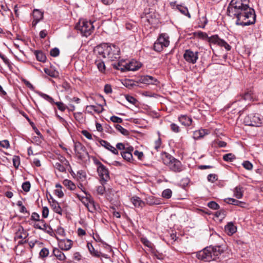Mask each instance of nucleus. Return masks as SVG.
<instances>
[{"instance_id": "nucleus-1", "label": "nucleus", "mask_w": 263, "mask_h": 263, "mask_svg": "<svg viewBox=\"0 0 263 263\" xmlns=\"http://www.w3.org/2000/svg\"><path fill=\"white\" fill-rule=\"evenodd\" d=\"M249 0H232L227 8L228 14L236 18L235 24L246 26L255 24V10L249 5Z\"/></svg>"}, {"instance_id": "nucleus-2", "label": "nucleus", "mask_w": 263, "mask_h": 263, "mask_svg": "<svg viewBox=\"0 0 263 263\" xmlns=\"http://www.w3.org/2000/svg\"><path fill=\"white\" fill-rule=\"evenodd\" d=\"M223 252V250L220 246H210L197 252L196 257L204 261H210L218 258Z\"/></svg>"}, {"instance_id": "nucleus-3", "label": "nucleus", "mask_w": 263, "mask_h": 263, "mask_svg": "<svg viewBox=\"0 0 263 263\" xmlns=\"http://www.w3.org/2000/svg\"><path fill=\"white\" fill-rule=\"evenodd\" d=\"M164 155L163 163L169 167L171 171L175 173H179L183 170V165L179 160L167 153H164Z\"/></svg>"}, {"instance_id": "nucleus-4", "label": "nucleus", "mask_w": 263, "mask_h": 263, "mask_svg": "<svg viewBox=\"0 0 263 263\" xmlns=\"http://www.w3.org/2000/svg\"><path fill=\"white\" fill-rule=\"evenodd\" d=\"M170 45L169 36L166 33L160 34L154 44V50L157 52H161L164 47Z\"/></svg>"}, {"instance_id": "nucleus-5", "label": "nucleus", "mask_w": 263, "mask_h": 263, "mask_svg": "<svg viewBox=\"0 0 263 263\" xmlns=\"http://www.w3.org/2000/svg\"><path fill=\"white\" fill-rule=\"evenodd\" d=\"M105 52L107 58L110 61H115L120 58V48L115 45L106 43Z\"/></svg>"}, {"instance_id": "nucleus-6", "label": "nucleus", "mask_w": 263, "mask_h": 263, "mask_svg": "<svg viewBox=\"0 0 263 263\" xmlns=\"http://www.w3.org/2000/svg\"><path fill=\"white\" fill-rule=\"evenodd\" d=\"M262 120L259 115L250 114L245 118L243 123L248 126H259L262 124Z\"/></svg>"}, {"instance_id": "nucleus-7", "label": "nucleus", "mask_w": 263, "mask_h": 263, "mask_svg": "<svg viewBox=\"0 0 263 263\" xmlns=\"http://www.w3.org/2000/svg\"><path fill=\"white\" fill-rule=\"evenodd\" d=\"M76 28L81 31L83 35L87 36L91 34L94 27L91 21H83L76 26Z\"/></svg>"}, {"instance_id": "nucleus-8", "label": "nucleus", "mask_w": 263, "mask_h": 263, "mask_svg": "<svg viewBox=\"0 0 263 263\" xmlns=\"http://www.w3.org/2000/svg\"><path fill=\"white\" fill-rule=\"evenodd\" d=\"M74 149L80 160H83L89 157V154L86 151V147L79 142L74 143Z\"/></svg>"}, {"instance_id": "nucleus-9", "label": "nucleus", "mask_w": 263, "mask_h": 263, "mask_svg": "<svg viewBox=\"0 0 263 263\" xmlns=\"http://www.w3.org/2000/svg\"><path fill=\"white\" fill-rule=\"evenodd\" d=\"M198 51L193 52L191 49H187L185 50L183 58L187 62L194 64L198 59Z\"/></svg>"}, {"instance_id": "nucleus-10", "label": "nucleus", "mask_w": 263, "mask_h": 263, "mask_svg": "<svg viewBox=\"0 0 263 263\" xmlns=\"http://www.w3.org/2000/svg\"><path fill=\"white\" fill-rule=\"evenodd\" d=\"M99 175L101 178L102 184H104L109 179V171L104 165L101 168H97Z\"/></svg>"}, {"instance_id": "nucleus-11", "label": "nucleus", "mask_w": 263, "mask_h": 263, "mask_svg": "<svg viewBox=\"0 0 263 263\" xmlns=\"http://www.w3.org/2000/svg\"><path fill=\"white\" fill-rule=\"evenodd\" d=\"M106 43H103L98 45L94 49V52L96 53L97 59H101V58H107L106 53Z\"/></svg>"}, {"instance_id": "nucleus-12", "label": "nucleus", "mask_w": 263, "mask_h": 263, "mask_svg": "<svg viewBox=\"0 0 263 263\" xmlns=\"http://www.w3.org/2000/svg\"><path fill=\"white\" fill-rule=\"evenodd\" d=\"M139 82L147 85H156L159 82L157 79L148 75L141 76L139 80Z\"/></svg>"}, {"instance_id": "nucleus-13", "label": "nucleus", "mask_w": 263, "mask_h": 263, "mask_svg": "<svg viewBox=\"0 0 263 263\" xmlns=\"http://www.w3.org/2000/svg\"><path fill=\"white\" fill-rule=\"evenodd\" d=\"M170 5L174 9L175 7L176 9L178 10L182 14L191 17V15L189 12L188 9L186 7L183 6L181 5H176V2H171Z\"/></svg>"}, {"instance_id": "nucleus-14", "label": "nucleus", "mask_w": 263, "mask_h": 263, "mask_svg": "<svg viewBox=\"0 0 263 263\" xmlns=\"http://www.w3.org/2000/svg\"><path fill=\"white\" fill-rule=\"evenodd\" d=\"M33 21L32 25L35 27L36 24L43 18V13L37 9H35L33 11Z\"/></svg>"}, {"instance_id": "nucleus-15", "label": "nucleus", "mask_w": 263, "mask_h": 263, "mask_svg": "<svg viewBox=\"0 0 263 263\" xmlns=\"http://www.w3.org/2000/svg\"><path fill=\"white\" fill-rule=\"evenodd\" d=\"M28 235V233L24 230L23 227L20 226L15 233L14 239L15 240L17 239H26Z\"/></svg>"}, {"instance_id": "nucleus-16", "label": "nucleus", "mask_w": 263, "mask_h": 263, "mask_svg": "<svg viewBox=\"0 0 263 263\" xmlns=\"http://www.w3.org/2000/svg\"><path fill=\"white\" fill-rule=\"evenodd\" d=\"M100 143L102 146L105 147V148L110 151L114 154L118 155L119 153L118 150L115 147L111 145V144L107 141L101 140H100Z\"/></svg>"}, {"instance_id": "nucleus-17", "label": "nucleus", "mask_w": 263, "mask_h": 263, "mask_svg": "<svg viewBox=\"0 0 263 263\" xmlns=\"http://www.w3.org/2000/svg\"><path fill=\"white\" fill-rule=\"evenodd\" d=\"M179 121L182 125L185 126H189L192 123V119L186 115H181L178 118Z\"/></svg>"}, {"instance_id": "nucleus-18", "label": "nucleus", "mask_w": 263, "mask_h": 263, "mask_svg": "<svg viewBox=\"0 0 263 263\" xmlns=\"http://www.w3.org/2000/svg\"><path fill=\"white\" fill-rule=\"evenodd\" d=\"M224 230L229 235H232L236 232L237 228L233 222H229L225 226Z\"/></svg>"}, {"instance_id": "nucleus-19", "label": "nucleus", "mask_w": 263, "mask_h": 263, "mask_svg": "<svg viewBox=\"0 0 263 263\" xmlns=\"http://www.w3.org/2000/svg\"><path fill=\"white\" fill-rule=\"evenodd\" d=\"M224 201L228 204L237 205L241 208H244L246 204L244 202L232 198H226L224 199Z\"/></svg>"}, {"instance_id": "nucleus-20", "label": "nucleus", "mask_w": 263, "mask_h": 263, "mask_svg": "<svg viewBox=\"0 0 263 263\" xmlns=\"http://www.w3.org/2000/svg\"><path fill=\"white\" fill-rule=\"evenodd\" d=\"M208 130L201 129L198 130H196L194 132L193 138L195 140H198L201 138H202L205 135H208Z\"/></svg>"}, {"instance_id": "nucleus-21", "label": "nucleus", "mask_w": 263, "mask_h": 263, "mask_svg": "<svg viewBox=\"0 0 263 263\" xmlns=\"http://www.w3.org/2000/svg\"><path fill=\"white\" fill-rule=\"evenodd\" d=\"M130 200L136 208H142L145 205L144 202L140 197L136 196H133Z\"/></svg>"}, {"instance_id": "nucleus-22", "label": "nucleus", "mask_w": 263, "mask_h": 263, "mask_svg": "<svg viewBox=\"0 0 263 263\" xmlns=\"http://www.w3.org/2000/svg\"><path fill=\"white\" fill-rule=\"evenodd\" d=\"M71 240L67 239L66 241H60L59 245L61 250L67 251L71 248Z\"/></svg>"}, {"instance_id": "nucleus-23", "label": "nucleus", "mask_w": 263, "mask_h": 263, "mask_svg": "<svg viewBox=\"0 0 263 263\" xmlns=\"http://www.w3.org/2000/svg\"><path fill=\"white\" fill-rule=\"evenodd\" d=\"M52 254L54 256L57 257L58 259L60 260L63 261L66 259L65 254L58 248H53Z\"/></svg>"}, {"instance_id": "nucleus-24", "label": "nucleus", "mask_w": 263, "mask_h": 263, "mask_svg": "<svg viewBox=\"0 0 263 263\" xmlns=\"http://www.w3.org/2000/svg\"><path fill=\"white\" fill-rule=\"evenodd\" d=\"M252 93L251 91H248L242 95H240L239 97H238V99L237 101L233 103V104H235L237 103L238 101H239L241 99L243 100H251L252 98Z\"/></svg>"}, {"instance_id": "nucleus-25", "label": "nucleus", "mask_w": 263, "mask_h": 263, "mask_svg": "<svg viewBox=\"0 0 263 263\" xmlns=\"http://www.w3.org/2000/svg\"><path fill=\"white\" fill-rule=\"evenodd\" d=\"M234 196L237 199H241L243 197V187L240 185L235 187L233 191Z\"/></svg>"}, {"instance_id": "nucleus-26", "label": "nucleus", "mask_w": 263, "mask_h": 263, "mask_svg": "<svg viewBox=\"0 0 263 263\" xmlns=\"http://www.w3.org/2000/svg\"><path fill=\"white\" fill-rule=\"evenodd\" d=\"M51 206L53 211L60 215L62 214V210L59 203L54 199L52 200L51 203Z\"/></svg>"}, {"instance_id": "nucleus-27", "label": "nucleus", "mask_w": 263, "mask_h": 263, "mask_svg": "<svg viewBox=\"0 0 263 263\" xmlns=\"http://www.w3.org/2000/svg\"><path fill=\"white\" fill-rule=\"evenodd\" d=\"M124 62H125L124 61H120V62H118V63H115L112 64V66L113 68L116 69L120 70L122 72H125V71H126V69H125L126 65H125V64H123L124 63Z\"/></svg>"}, {"instance_id": "nucleus-28", "label": "nucleus", "mask_w": 263, "mask_h": 263, "mask_svg": "<svg viewBox=\"0 0 263 263\" xmlns=\"http://www.w3.org/2000/svg\"><path fill=\"white\" fill-rule=\"evenodd\" d=\"M36 59L40 62H45L46 60V55L41 50H35L34 52Z\"/></svg>"}, {"instance_id": "nucleus-29", "label": "nucleus", "mask_w": 263, "mask_h": 263, "mask_svg": "<svg viewBox=\"0 0 263 263\" xmlns=\"http://www.w3.org/2000/svg\"><path fill=\"white\" fill-rule=\"evenodd\" d=\"M87 246L90 253L92 255L97 257H99L100 256L101 252H98L97 250H95V248H93L92 245L91 243L88 242Z\"/></svg>"}, {"instance_id": "nucleus-30", "label": "nucleus", "mask_w": 263, "mask_h": 263, "mask_svg": "<svg viewBox=\"0 0 263 263\" xmlns=\"http://www.w3.org/2000/svg\"><path fill=\"white\" fill-rule=\"evenodd\" d=\"M95 63L100 72H104L105 71L104 62L101 59H96Z\"/></svg>"}, {"instance_id": "nucleus-31", "label": "nucleus", "mask_w": 263, "mask_h": 263, "mask_svg": "<svg viewBox=\"0 0 263 263\" xmlns=\"http://www.w3.org/2000/svg\"><path fill=\"white\" fill-rule=\"evenodd\" d=\"M126 71H135L138 70L140 66L136 65V63L133 62H130L129 63H125Z\"/></svg>"}, {"instance_id": "nucleus-32", "label": "nucleus", "mask_w": 263, "mask_h": 263, "mask_svg": "<svg viewBox=\"0 0 263 263\" xmlns=\"http://www.w3.org/2000/svg\"><path fill=\"white\" fill-rule=\"evenodd\" d=\"M151 254L156 257L158 259L163 260L164 258V255L159 252L155 247L150 251Z\"/></svg>"}, {"instance_id": "nucleus-33", "label": "nucleus", "mask_w": 263, "mask_h": 263, "mask_svg": "<svg viewBox=\"0 0 263 263\" xmlns=\"http://www.w3.org/2000/svg\"><path fill=\"white\" fill-rule=\"evenodd\" d=\"M44 72L47 74H48V76H49L52 78H57L59 76V73L58 71H57L55 70H53L52 68H50V69L45 68Z\"/></svg>"}, {"instance_id": "nucleus-34", "label": "nucleus", "mask_w": 263, "mask_h": 263, "mask_svg": "<svg viewBox=\"0 0 263 263\" xmlns=\"http://www.w3.org/2000/svg\"><path fill=\"white\" fill-rule=\"evenodd\" d=\"M63 184L66 186L70 190L73 191L76 189V185L71 180L68 179H65L63 181Z\"/></svg>"}, {"instance_id": "nucleus-35", "label": "nucleus", "mask_w": 263, "mask_h": 263, "mask_svg": "<svg viewBox=\"0 0 263 263\" xmlns=\"http://www.w3.org/2000/svg\"><path fill=\"white\" fill-rule=\"evenodd\" d=\"M141 241L144 245L147 247L149 249V251H151L152 249L155 247L154 244L146 238H141Z\"/></svg>"}, {"instance_id": "nucleus-36", "label": "nucleus", "mask_w": 263, "mask_h": 263, "mask_svg": "<svg viewBox=\"0 0 263 263\" xmlns=\"http://www.w3.org/2000/svg\"><path fill=\"white\" fill-rule=\"evenodd\" d=\"M86 109H88V111H89V110H94L97 113H101L104 110V108H103L102 106H100L99 107H97V106H95V105L87 106Z\"/></svg>"}, {"instance_id": "nucleus-37", "label": "nucleus", "mask_w": 263, "mask_h": 263, "mask_svg": "<svg viewBox=\"0 0 263 263\" xmlns=\"http://www.w3.org/2000/svg\"><path fill=\"white\" fill-rule=\"evenodd\" d=\"M121 155L124 159L128 162H130L133 160V155L130 152L124 151L121 153Z\"/></svg>"}, {"instance_id": "nucleus-38", "label": "nucleus", "mask_w": 263, "mask_h": 263, "mask_svg": "<svg viewBox=\"0 0 263 263\" xmlns=\"http://www.w3.org/2000/svg\"><path fill=\"white\" fill-rule=\"evenodd\" d=\"M123 84L124 86L128 88H131L135 86H137L135 82L133 80L130 79L125 80L123 83Z\"/></svg>"}, {"instance_id": "nucleus-39", "label": "nucleus", "mask_w": 263, "mask_h": 263, "mask_svg": "<svg viewBox=\"0 0 263 263\" xmlns=\"http://www.w3.org/2000/svg\"><path fill=\"white\" fill-rule=\"evenodd\" d=\"M236 159L235 156L232 153H229L223 156V159L227 162H232Z\"/></svg>"}, {"instance_id": "nucleus-40", "label": "nucleus", "mask_w": 263, "mask_h": 263, "mask_svg": "<svg viewBox=\"0 0 263 263\" xmlns=\"http://www.w3.org/2000/svg\"><path fill=\"white\" fill-rule=\"evenodd\" d=\"M43 223V227H42V229H41V230L44 231L47 234H48L50 235H52V233H53V231H52V229L51 228V227L50 226L47 224L45 223V222L44 223Z\"/></svg>"}, {"instance_id": "nucleus-41", "label": "nucleus", "mask_w": 263, "mask_h": 263, "mask_svg": "<svg viewBox=\"0 0 263 263\" xmlns=\"http://www.w3.org/2000/svg\"><path fill=\"white\" fill-rule=\"evenodd\" d=\"M218 45L223 47L227 51H230L231 47L224 40L220 39L218 43Z\"/></svg>"}, {"instance_id": "nucleus-42", "label": "nucleus", "mask_w": 263, "mask_h": 263, "mask_svg": "<svg viewBox=\"0 0 263 263\" xmlns=\"http://www.w3.org/2000/svg\"><path fill=\"white\" fill-rule=\"evenodd\" d=\"M219 39L220 38L218 37V35H214L210 37L208 36V41L209 43L217 45Z\"/></svg>"}, {"instance_id": "nucleus-43", "label": "nucleus", "mask_w": 263, "mask_h": 263, "mask_svg": "<svg viewBox=\"0 0 263 263\" xmlns=\"http://www.w3.org/2000/svg\"><path fill=\"white\" fill-rule=\"evenodd\" d=\"M87 208L88 210L91 213H93L96 210V205L95 204V202L93 199L89 201V203H88V205H87Z\"/></svg>"}, {"instance_id": "nucleus-44", "label": "nucleus", "mask_w": 263, "mask_h": 263, "mask_svg": "<svg viewBox=\"0 0 263 263\" xmlns=\"http://www.w3.org/2000/svg\"><path fill=\"white\" fill-rule=\"evenodd\" d=\"M115 127L117 130L119 131L122 135L124 136H127L128 135L129 132L127 129L123 128L121 125L119 124H116L115 125Z\"/></svg>"}, {"instance_id": "nucleus-45", "label": "nucleus", "mask_w": 263, "mask_h": 263, "mask_svg": "<svg viewBox=\"0 0 263 263\" xmlns=\"http://www.w3.org/2000/svg\"><path fill=\"white\" fill-rule=\"evenodd\" d=\"M172 191L170 189L164 190L162 193V196L166 199H170L172 197Z\"/></svg>"}, {"instance_id": "nucleus-46", "label": "nucleus", "mask_w": 263, "mask_h": 263, "mask_svg": "<svg viewBox=\"0 0 263 263\" xmlns=\"http://www.w3.org/2000/svg\"><path fill=\"white\" fill-rule=\"evenodd\" d=\"M31 220L36 221H40L42 223H44L45 220L43 219H40V215L36 212H33L31 216Z\"/></svg>"}, {"instance_id": "nucleus-47", "label": "nucleus", "mask_w": 263, "mask_h": 263, "mask_svg": "<svg viewBox=\"0 0 263 263\" xmlns=\"http://www.w3.org/2000/svg\"><path fill=\"white\" fill-rule=\"evenodd\" d=\"M49 250L46 248H43L40 252L39 255L41 258H45L49 255Z\"/></svg>"}, {"instance_id": "nucleus-48", "label": "nucleus", "mask_w": 263, "mask_h": 263, "mask_svg": "<svg viewBox=\"0 0 263 263\" xmlns=\"http://www.w3.org/2000/svg\"><path fill=\"white\" fill-rule=\"evenodd\" d=\"M208 206L211 209L218 210L220 208V206L215 201H212L208 203Z\"/></svg>"}, {"instance_id": "nucleus-49", "label": "nucleus", "mask_w": 263, "mask_h": 263, "mask_svg": "<svg viewBox=\"0 0 263 263\" xmlns=\"http://www.w3.org/2000/svg\"><path fill=\"white\" fill-rule=\"evenodd\" d=\"M14 166L17 168L20 164V158L18 156H14L12 159Z\"/></svg>"}, {"instance_id": "nucleus-50", "label": "nucleus", "mask_w": 263, "mask_h": 263, "mask_svg": "<svg viewBox=\"0 0 263 263\" xmlns=\"http://www.w3.org/2000/svg\"><path fill=\"white\" fill-rule=\"evenodd\" d=\"M89 196L87 197H83L82 198L81 201L82 203L84 204V205L86 207L87 205H88V203H89V201L92 199L91 196L88 194Z\"/></svg>"}, {"instance_id": "nucleus-51", "label": "nucleus", "mask_w": 263, "mask_h": 263, "mask_svg": "<svg viewBox=\"0 0 263 263\" xmlns=\"http://www.w3.org/2000/svg\"><path fill=\"white\" fill-rule=\"evenodd\" d=\"M53 104H55L58 108L62 111H64L66 108V105L62 102H54Z\"/></svg>"}, {"instance_id": "nucleus-52", "label": "nucleus", "mask_w": 263, "mask_h": 263, "mask_svg": "<svg viewBox=\"0 0 263 263\" xmlns=\"http://www.w3.org/2000/svg\"><path fill=\"white\" fill-rule=\"evenodd\" d=\"M30 187L31 184L29 181H26L24 182L22 185L23 190L26 192H28L29 191Z\"/></svg>"}, {"instance_id": "nucleus-53", "label": "nucleus", "mask_w": 263, "mask_h": 263, "mask_svg": "<svg viewBox=\"0 0 263 263\" xmlns=\"http://www.w3.org/2000/svg\"><path fill=\"white\" fill-rule=\"evenodd\" d=\"M242 165L247 170H251L253 168V164L249 161H245Z\"/></svg>"}, {"instance_id": "nucleus-54", "label": "nucleus", "mask_w": 263, "mask_h": 263, "mask_svg": "<svg viewBox=\"0 0 263 263\" xmlns=\"http://www.w3.org/2000/svg\"><path fill=\"white\" fill-rule=\"evenodd\" d=\"M194 35L196 36H198L199 37L202 39H208V35L205 32H202L200 31H198V32H195Z\"/></svg>"}, {"instance_id": "nucleus-55", "label": "nucleus", "mask_w": 263, "mask_h": 263, "mask_svg": "<svg viewBox=\"0 0 263 263\" xmlns=\"http://www.w3.org/2000/svg\"><path fill=\"white\" fill-rule=\"evenodd\" d=\"M54 166L61 172H65L66 171L65 167L60 163L56 162L54 165Z\"/></svg>"}, {"instance_id": "nucleus-56", "label": "nucleus", "mask_w": 263, "mask_h": 263, "mask_svg": "<svg viewBox=\"0 0 263 263\" xmlns=\"http://www.w3.org/2000/svg\"><path fill=\"white\" fill-rule=\"evenodd\" d=\"M215 216L217 217L223 218L226 216V212L223 210H220L215 212Z\"/></svg>"}, {"instance_id": "nucleus-57", "label": "nucleus", "mask_w": 263, "mask_h": 263, "mask_svg": "<svg viewBox=\"0 0 263 263\" xmlns=\"http://www.w3.org/2000/svg\"><path fill=\"white\" fill-rule=\"evenodd\" d=\"M50 54L53 57H57L60 54V50L58 48L55 47L50 50Z\"/></svg>"}, {"instance_id": "nucleus-58", "label": "nucleus", "mask_w": 263, "mask_h": 263, "mask_svg": "<svg viewBox=\"0 0 263 263\" xmlns=\"http://www.w3.org/2000/svg\"><path fill=\"white\" fill-rule=\"evenodd\" d=\"M125 98L128 102L134 105H135L137 102V100L134 97L129 95H126Z\"/></svg>"}, {"instance_id": "nucleus-59", "label": "nucleus", "mask_w": 263, "mask_h": 263, "mask_svg": "<svg viewBox=\"0 0 263 263\" xmlns=\"http://www.w3.org/2000/svg\"><path fill=\"white\" fill-rule=\"evenodd\" d=\"M41 96L51 104H53V103H54V99L49 95L45 93H42Z\"/></svg>"}, {"instance_id": "nucleus-60", "label": "nucleus", "mask_w": 263, "mask_h": 263, "mask_svg": "<svg viewBox=\"0 0 263 263\" xmlns=\"http://www.w3.org/2000/svg\"><path fill=\"white\" fill-rule=\"evenodd\" d=\"M110 119L112 122L114 123H121L123 122L122 118L115 116H111Z\"/></svg>"}, {"instance_id": "nucleus-61", "label": "nucleus", "mask_w": 263, "mask_h": 263, "mask_svg": "<svg viewBox=\"0 0 263 263\" xmlns=\"http://www.w3.org/2000/svg\"><path fill=\"white\" fill-rule=\"evenodd\" d=\"M171 130L176 133H179L180 132V128L178 125L176 124L175 123H172L170 125Z\"/></svg>"}, {"instance_id": "nucleus-62", "label": "nucleus", "mask_w": 263, "mask_h": 263, "mask_svg": "<svg viewBox=\"0 0 263 263\" xmlns=\"http://www.w3.org/2000/svg\"><path fill=\"white\" fill-rule=\"evenodd\" d=\"M214 143L217 144L219 147H225L227 146V143L226 142L220 141L218 139L215 140Z\"/></svg>"}, {"instance_id": "nucleus-63", "label": "nucleus", "mask_w": 263, "mask_h": 263, "mask_svg": "<svg viewBox=\"0 0 263 263\" xmlns=\"http://www.w3.org/2000/svg\"><path fill=\"white\" fill-rule=\"evenodd\" d=\"M208 180L209 181L214 182L217 179V176L216 175L214 174H210L208 176Z\"/></svg>"}, {"instance_id": "nucleus-64", "label": "nucleus", "mask_w": 263, "mask_h": 263, "mask_svg": "<svg viewBox=\"0 0 263 263\" xmlns=\"http://www.w3.org/2000/svg\"><path fill=\"white\" fill-rule=\"evenodd\" d=\"M104 91L106 94L111 93L112 91L111 85L109 84H106L104 86Z\"/></svg>"}]
</instances>
